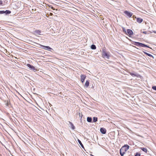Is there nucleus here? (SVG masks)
<instances>
[{
    "label": "nucleus",
    "instance_id": "1",
    "mask_svg": "<svg viewBox=\"0 0 156 156\" xmlns=\"http://www.w3.org/2000/svg\"><path fill=\"white\" fill-rule=\"evenodd\" d=\"M129 146L128 145H125L122 146L120 150V153L121 156H123L125 152L128 150Z\"/></svg>",
    "mask_w": 156,
    "mask_h": 156
},
{
    "label": "nucleus",
    "instance_id": "2",
    "mask_svg": "<svg viewBox=\"0 0 156 156\" xmlns=\"http://www.w3.org/2000/svg\"><path fill=\"white\" fill-rule=\"evenodd\" d=\"M110 52L108 51H107L105 49H103L102 51V55L103 57L109 59L110 57Z\"/></svg>",
    "mask_w": 156,
    "mask_h": 156
},
{
    "label": "nucleus",
    "instance_id": "3",
    "mask_svg": "<svg viewBox=\"0 0 156 156\" xmlns=\"http://www.w3.org/2000/svg\"><path fill=\"white\" fill-rule=\"evenodd\" d=\"M27 65L28 67L30 69L33 70L34 72H36L37 70V68H36L34 66L31 65L30 64H27Z\"/></svg>",
    "mask_w": 156,
    "mask_h": 156
},
{
    "label": "nucleus",
    "instance_id": "4",
    "mask_svg": "<svg viewBox=\"0 0 156 156\" xmlns=\"http://www.w3.org/2000/svg\"><path fill=\"white\" fill-rule=\"evenodd\" d=\"M137 46L139 47H146L147 48H150L149 46H147V45H146L145 44H144L140 43L139 42H137Z\"/></svg>",
    "mask_w": 156,
    "mask_h": 156
},
{
    "label": "nucleus",
    "instance_id": "5",
    "mask_svg": "<svg viewBox=\"0 0 156 156\" xmlns=\"http://www.w3.org/2000/svg\"><path fill=\"white\" fill-rule=\"evenodd\" d=\"M125 14L129 17H130L133 14L127 11H125L124 12Z\"/></svg>",
    "mask_w": 156,
    "mask_h": 156
},
{
    "label": "nucleus",
    "instance_id": "6",
    "mask_svg": "<svg viewBox=\"0 0 156 156\" xmlns=\"http://www.w3.org/2000/svg\"><path fill=\"white\" fill-rule=\"evenodd\" d=\"M100 131L103 134H105L106 132V130L104 128H101L100 129Z\"/></svg>",
    "mask_w": 156,
    "mask_h": 156
},
{
    "label": "nucleus",
    "instance_id": "7",
    "mask_svg": "<svg viewBox=\"0 0 156 156\" xmlns=\"http://www.w3.org/2000/svg\"><path fill=\"white\" fill-rule=\"evenodd\" d=\"M126 33V34H128L129 36H130V35H132L133 34V32L130 29H127V30Z\"/></svg>",
    "mask_w": 156,
    "mask_h": 156
},
{
    "label": "nucleus",
    "instance_id": "8",
    "mask_svg": "<svg viewBox=\"0 0 156 156\" xmlns=\"http://www.w3.org/2000/svg\"><path fill=\"white\" fill-rule=\"evenodd\" d=\"M81 79V82L83 83L84 81V80L86 78V76L85 75L81 74L80 75Z\"/></svg>",
    "mask_w": 156,
    "mask_h": 156
},
{
    "label": "nucleus",
    "instance_id": "9",
    "mask_svg": "<svg viewBox=\"0 0 156 156\" xmlns=\"http://www.w3.org/2000/svg\"><path fill=\"white\" fill-rule=\"evenodd\" d=\"M142 79H143V77L140 75L137 74V80H140V81H141Z\"/></svg>",
    "mask_w": 156,
    "mask_h": 156
},
{
    "label": "nucleus",
    "instance_id": "10",
    "mask_svg": "<svg viewBox=\"0 0 156 156\" xmlns=\"http://www.w3.org/2000/svg\"><path fill=\"white\" fill-rule=\"evenodd\" d=\"M44 49L46 50L50 51H51V50H52V49L49 46H44Z\"/></svg>",
    "mask_w": 156,
    "mask_h": 156
},
{
    "label": "nucleus",
    "instance_id": "11",
    "mask_svg": "<svg viewBox=\"0 0 156 156\" xmlns=\"http://www.w3.org/2000/svg\"><path fill=\"white\" fill-rule=\"evenodd\" d=\"M87 121L89 122H92V119L91 117H88L87 118Z\"/></svg>",
    "mask_w": 156,
    "mask_h": 156
},
{
    "label": "nucleus",
    "instance_id": "12",
    "mask_svg": "<svg viewBox=\"0 0 156 156\" xmlns=\"http://www.w3.org/2000/svg\"><path fill=\"white\" fill-rule=\"evenodd\" d=\"M143 21V19L140 18H137V22H138L139 23H141Z\"/></svg>",
    "mask_w": 156,
    "mask_h": 156
},
{
    "label": "nucleus",
    "instance_id": "13",
    "mask_svg": "<svg viewBox=\"0 0 156 156\" xmlns=\"http://www.w3.org/2000/svg\"><path fill=\"white\" fill-rule=\"evenodd\" d=\"M69 124L71 125V128L73 130H74L75 129V126H74L73 124L72 123V122H69Z\"/></svg>",
    "mask_w": 156,
    "mask_h": 156
},
{
    "label": "nucleus",
    "instance_id": "14",
    "mask_svg": "<svg viewBox=\"0 0 156 156\" xmlns=\"http://www.w3.org/2000/svg\"><path fill=\"white\" fill-rule=\"evenodd\" d=\"M144 53H145V54L147 55L148 56H149L151 57H152L153 58H154V57L153 56V55H151L150 54L148 53H147V52H144Z\"/></svg>",
    "mask_w": 156,
    "mask_h": 156
},
{
    "label": "nucleus",
    "instance_id": "15",
    "mask_svg": "<svg viewBox=\"0 0 156 156\" xmlns=\"http://www.w3.org/2000/svg\"><path fill=\"white\" fill-rule=\"evenodd\" d=\"M11 13V11L9 10H6L5 11H4V13H5L6 15L9 14Z\"/></svg>",
    "mask_w": 156,
    "mask_h": 156
},
{
    "label": "nucleus",
    "instance_id": "16",
    "mask_svg": "<svg viewBox=\"0 0 156 156\" xmlns=\"http://www.w3.org/2000/svg\"><path fill=\"white\" fill-rule=\"evenodd\" d=\"M78 141L79 143L80 144V145L81 146V147L83 148H84V147L83 146V145L82 144V143L81 141L79 139H78Z\"/></svg>",
    "mask_w": 156,
    "mask_h": 156
},
{
    "label": "nucleus",
    "instance_id": "17",
    "mask_svg": "<svg viewBox=\"0 0 156 156\" xmlns=\"http://www.w3.org/2000/svg\"><path fill=\"white\" fill-rule=\"evenodd\" d=\"M98 118L96 117H94L93 118V122H96L98 121Z\"/></svg>",
    "mask_w": 156,
    "mask_h": 156
},
{
    "label": "nucleus",
    "instance_id": "18",
    "mask_svg": "<svg viewBox=\"0 0 156 156\" xmlns=\"http://www.w3.org/2000/svg\"><path fill=\"white\" fill-rule=\"evenodd\" d=\"M89 85V81L88 80L86 81L85 83V86L86 87H87Z\"/></svg>",
    "mask_w": 156,
    "mask_h": 156
},
{
    "label": "nucleus",
    "instance_id": "19",
    "mask_svg": "<svg viewBox=\"0 0 156 156\" xmlns=\"http://www.w3.org/2000/svg\"><path fill=\"white\" fill-rule=\"evenodd\" d=\"M37 44L39 45V46H38V47L44 49V46L41 45L37 43Z\"/></svg>",
    "mask_w": 156,
    "mask_h": 156
},
{
    "label": "nucleus",
    "instance_id": "20",
    "mask_svg": "<svg viewBox=\"0 0 156 156\" xmlns=\"http://www.w3.org/2000/svg\"><path fill=\"white\" fill-rule=\"evenodd\" d=\"M96 46L94 44H92L91 46V48L92 49L94 50L96 49Z\"/></svg>",
    "mask_w": 156,
    "mask_h": 156
},
{
    "label": "nucleus",
    "instance_id": "21",
    "mask_svg": "<svg viewBox=\"0 0 156 156\" xmlns=\"http://www.w3.org/2000/svg\"><path fill=\"white\" fill-rule=\"evenodd\" d=\"M35 32L38 34H40L41 33V31L39 30H36L35 31Z\"/></svg>",
    "mask_w": 156,
    "mask_h": 156
},
{
    "label": "nucleus",
    "instance_id": "22",
    "mask_svg": "<svg viewBox=\"0 0 156 156\" xmlns=\"http://www.w3.org/2000/svg\"><path fill=\"white\" fill-rule=\"evenodd\" d=\"M140 149L144 152H146L147 151V149L146 148H144V147H140Z\"/></svg>",
    "mask_w": 156,
    "mask_h": 156
},
{
    "label": "nucleus",
    "instance_id": "23",
    "mask_svg": "<svg viewBox=\"0 0 156 156\" xmlns=\"http://www.w3.org/2000/svg\"><path fill=\"white\" fill-rule=\"evenodd\" d=\"M79 117H80V120H82V116H83L82 113L79 112Z\"/></svg>",
    "mask_w": 156,
    "mask_h": 156
},
{
    "label": "nucleus",
    "instance_id": "24",
    "mask_svg": "<svg viewBox=\"0 0 156 156\" xmlns=\"http://www.w3.org/2000/svg\"><path fill=\"white\" fill-rule=\"evenodd\" d=\"M122 29L123 32L125 34H127V31H126V30L125 29V28L124 27H122Z\"/></svg>",
    "mask_w": 156,
    "mask_h": 156
},
{
    "label": "nucleus",
    "instance_id": "25",
    "mask_svg": "<svg viewBox=\"0 0 156 156\" xmlns=\"http://www.w3.org/2000/svg\"><path fill=\"white\" fill-rule=\"evenodd\" d=\"M142 32L145 34H150V33H152L151 32H150V33H147V32L146 31H144Z\"/></svg>",
    "mask_w": 156,
    "mask_h": 156
},
{
    "label": "nucleus",
    "instance_id": "26",
    "mask_svg": "<svg viewBox=\"0 0 156 156\" xmlns=\"http://www.w3.org/2000/svg\"><path fill=\"white\" fill-rule=\"evenodd\" d=\"M152 89L154 90H156V86H154L152 87Z\"/></svg>",
    "mask_w": 156,
    "mask_h": 156
},
{
    "label": "nucleus",
    "instance_id": "27",
    "mask_svg": "<svg viewBox=\"0 0 156 156\" xmlns=\"http://www.w3.org/2000/svg\"><path fill=\"white\" fill-rule=\"evenodd\" d=\"M4 13V11H0V14Z\"/></svg>",
    "mask_w": 156,
    "mask_h": 156
},
{
    "label": "nucleus",
    "instance_id": "28",
    "mask_svg": "<svg viewBox=\"0 0 156 156\" xmlns=\"http://www.w3.org/2000/svg\"><path fill=\"white\" fill-rule=\"evenodd\" d=\"M130 74H131L132 76H136V74H134V73H130Z\"/></svg>",
    "mask_w": 156,
    "mask_h": 156
},
{
    "label": "nucleus",
    "instance_id": "29",
    "mask_svg": "<svg viewBox=\"0 0 156 156\" xmlns=\"http://www.w3.org/2000/svg\"><path fill=\"white\" fill-rule=\"evenodd\" d=\"M137 62H138V64H140V63H142L140 61L138 60Z\"/></svg>",
    "mask_w": 156,
    "mask_h": 156
},
{
    "label": "nucleus",
    "instance_id": "30",
    "mask_svg": "<svg viewBox=\"0 0 156 156\" xmlns=\"http://www.w3.org/2000/svg\"><path fill=\"white\" fill-rule=\"evenodd\" d=\"M49 7H51V8L53 10H54L55 9L54 8H53L52 6L51 5H50L49 6Z\"/></svg>",
    "mask_w": 156,
    "mask_h": 156
},
{
    "label": "nucleus",
    "instance_id": "31",
    "mask_svg": "<svg viewBox=\"0 0 156 156\" xmlns=\"http://www.w3.org/2000/svg\"><path fill=\"white\" fill-rule=\"evenodd\" d=\"M140 154L137 152V156H140Z\"/></svg>",
    "mask_w": 156,
    "mask_h": 156
},
{
    "label": "nucleus",
    "instance_id": "32",
    "mask_svg": "<svg viewBox=\"0 0 156 156\" xmlns=\"http://www.w3.org/2000/svg\"><path fill=\"white\" fill-rule=\"evenodd\" d=\"M2 2L1 0H0V5H2Z\"/></svg>",
    "mask_w": 156,
    "mask_h": 156
},
{
    "label": "nucleus",
    "instance_id": "33",
    "mask_svg": "<svg viewBox=\"0 0 156 156\" xmlns=\"http://www.w3.org/2000/svg\"><path fill=\"white\" fill-rule=\"evenodd\" d=\"M139 8V9H137V10L140 11V9H141L140 8Z\"/></svg>",
    "mask_w": 156,
    "mask_h": 156
},
{
    "label": "nucleus",
    "instance_id": "34",
    "mask_svg": "<svg viewBox=\"0 0 156 156\" xmlns=\"http://www.w3.org/2000/svg\"><path fill=\"white\" fill-rule=\"evenodd\" d=\"M8 105H9V103H8V102H7V103H6V105H7V106H8Z\"/></svg>",
    "mask_w": 156,
    "mask_h": 156
},
{
    "label": "nucleus",
    "instance_id": "35",
    "mask_svg": "<svg viewBox=\"0 0 156 156\" xmlns=\"http://www.w3.org/2000/svg\"><path fill=\"white\" fill-rule=\"evenodd\" d=\"M153 32L154 33H156V31H153Z\"/></svg>",
    "mask_w": 156,
    "mask_h": 156
},
{
    "label": "nucleus",
    "instance_id": "36",
    "mask_svg": "<svg viewBox=\"0 0 156 156\" xmlns=\"http://www.w3.org/2000/svg\"><path fill=\"white\" fill-rule=\"evenodd\" d=\"M135 45H136V42H135Z\"/></svg>",
    "mask_w": 156,
    "mask_h": 156
},
{
    "label": "nucleus",
    "instance_id": "37",
    "mask_svg": "<svg viewBox=\"0 0 156 156\" xmlns=\"http://www.w3.org/2000/svg\"><path fill=\"white\" fill-rule=\"evenodd\" d=\"M135 156H136V153H135Z\"/></svg>",
    "mask_w": 156,
    "mask_h": 156
},
{
    "label": "nucleus",
    "instance_id": "38",
    "mask_svg": "<svg viewBox=\"0 0 156 156\" xmlns=\"http://www.w3.org/2000/svg\"><path fill=\"white\" fill-rule=\"evenodd\" d=\"M139 83L140 84L141 83V82H140V81H139Z\"/></svg>",
    "mask_w": 156,
    "mask_h": 156
},
{
    "label": "nucleus",
    "instance_id": "39",
    "mask_svg": "<svg viewBox=\"0 0 156 156\" xmlns=\"http://www.w3.org/2000/svg\"><path fill=\"white\" fill-rule=\"evenodd\" d=\"M91 156H94V155H91Z\"/></svg>",
    "mask_w": 156,
    "mask_h": 156
}]
</instances>
